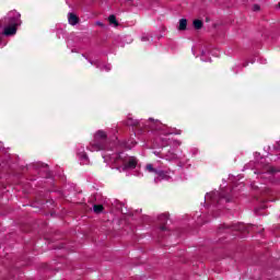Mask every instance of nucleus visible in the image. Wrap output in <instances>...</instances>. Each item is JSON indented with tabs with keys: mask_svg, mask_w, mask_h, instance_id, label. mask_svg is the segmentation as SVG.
Instances as JSON below:
<instances>
[{
	"mask_svg": "<svg viewBox=\"0 0 280 280\" xmlns=\"http://www.w3.org/2000/svg\"><path fill=\"white\" fill-rule=\"evenodd\" d=\"M90 145L92 152H102V150H106L108 145V136L104 130L96 131Z\"/></svg>",
	"mask_w": 280,
	"mask_h": 280,
	"instance_id": "nucleus-1",
	"label": "nucleus"
},
{
	"mask_svg": "<svg viewBox=\"0 0 280 280\" xmlns=\"http://www.w3.org/2000/svg\"><path fill=\"white\" fill-rule=\"evenodd\" d=\"M206 200H210L214 207L222 205V202H231V195L226 190L213 191L206 196Z\"/></svg>",
	"mask_w": 280,
	"mask_h": 280,
	"instance_id": "nucleus-2",
	"label": "nucleus"
},
{
	"mask_svg": "<svg viewBox=\"0 0 280 280\" xmlns=\"http://www.w3.org/2000/svg\"><path fill=\"white\" fill-rule=\"evenodd\" d=\"M11 25L4 27V36H14V34H16V26L19 25V22H14L13 20H11Z\"/></svg>",
	"mask_w": 280,
	"mask_h": 280,
	"instance_id": "nucleus-3",
	"label": "nucleus"
},
{
	"mask_svg": "<svg viewBox=\"0 0 280 280\" xmlns=\"http://www.w3.org/2000/svg\"><path fill=\"white\" fill-rule=\"evenodd\" d=\"M158 220H159L160 224H162V225L160 226V229H161L162 231H167V228L165 226V224H167V221L170 220V215H167V214H161V215L158 218Z\"/></svg>",
	"mask_w": 280,
	"mask_h": 280,
	"instance_id": "nucleus-4",
	"label": "nucleus"
},
{
	"mask_svg": "<svg viewBox=\"0 0 280 280\" xmlns=\"http://www.w3.org/2000/svg\"><path fill=\"white\" fill-rule=\"evenodd\" d=\"M137 167V158H129V161L125 164V170H135Z\"/></svg>",
	"mask_w": 280,
	"mask_h": 280,
	"instance_id": "nucleus-5",
	"label": "nucleus"
},
{
	"mask_svg": "<svg viewBox=\"0 0 280 280\" xmlns=\"http://www.w3.org/2000/svg\"><path fill=\"white\" fill-rule=\"evenodd\" d=\"M68 21L70 25H78L80 23V18H78V15L74 13H69Z\"/></svg>",
	"mask_w": 280,
	"mask_h": 280,
	"instance_id": "nucleus-6",
	"label": "nucleus"
},
{
	"mask_svg": "<svg viewBox=\"0 0 280 280\" xmlns=\"http://www.w3.org/2000/svg\"><path fill=\"white\" fill-rule=\"evenodd\" d=\"M178 30H179V32H185V30H187V19L179 20Z\"/></svg>",
	"mask_w": 280,
	"mask_h": 280,
	"instance_id": "nucleus-7",
	"label": "nucleus"
},
{
	"mask_svg": "<svg viewBox=\"0 0 280 280\" xmlns=\"http://www.w3.org/2000/svg\"><path fill=\"white\" fill-rule=\"evenodd\" d=\"M205 24L202 23L201 20H194L192 21V26L195 27V30H200Z\"/></svg>",
	"mask_w": 280,
	"mask_h": 280,
	"instance_id": "nucleus-8",
	"label": "nucleus"
},
{
	"mask_svg": "<svg viewBox=\"0 0 280 280\" xmlns=\"http://www.w3.org/2000/svg\"><path fill=\"white\" fill-rule=\"evenodd\" d=\"M127 126H132L133 128H139V121L138 120H132V118H129L127 120Z\"/></svg>",
	"mask_w": 280,
	"mask_h": 280,
	"instance_id": "nucleus-9",
	"label": "nucleus"
},
{
	"mask_svg": "<svg viewBox=\"0 0 280 280\" xmlns=\"http://www.w3.org/2000/svg\"><path fill=\"white\" fill-rule=\"evenodd\" d=\"M93 211H94V213H102V211H104V206L103 205H94Z\"/></svg>",
	"mask_w": 280,
	"mask_h": 280,
	"instance_id": "nucleus-10",
	"label": "nucleus"
},
{
	"mask_svg": "<svg viewBox=\"0 0 280 280\" xmlns=\"http://www.w3.org/2000/svg\"><path fill=\"white\" fill-rule=\"evenodd\" d=\"M108 21L112 25H119V22H117V18L115 16V14L109 15Z\"/></svg>",
	"mask_w": 280,
	"mask_h": 280,
	"instance_id": "nucleus-11",
	"label": "nucleus"
},
{
	"mask_svg": "<svg viewBox=\"0 0 280 280\" xmlns=\"http://www.w3.org/2000/svg\"><path fill=\"white\" fill-rule=\"evenodd\" d=\"M233 231H246V225L240 223L237 225L232 226Z\"/></svg>",
	"mask_w": 280,
	"mask_h": 280,
	"instance_id": "nucleus-12",
	"label": "nucleus"
},
{
	"mask_svg": "<svg viewBox=\"0 0 280 280\" xmlns=\"http://www.w3.org/2000/svg\"><path fill=\"white\" fill-rule=\"evenodd\" d=\"M147 170L148 172H150L151 174H156V168H154V166L152 164H148L147 165Z\"/></svg>",
	"mask_w": 280,
	"mask_h": 280,
	"instance_id": "nucleus-13",
	"label": "nucleus"
},
{
	"mask_svg": "<svg viewBox=\"0 0 280 280\" xmlns=\"http://www.w3.org/2000/svg\"><path fill=\"white\" fill-rule=\"evenodd\" d=\"M278 172H279V170H278L277 167L270 166V167L268 168V173H269V174H277Z\"/></svg>",
	"mask_w": 280,
	"mask_h": 280,
	"instance_id": "nucleus-14",
	"label": "nucleus"
},
{
	"mask_svg": "<svg viewBox=\"0 0 280 280\" xmlns=\"http://www.w3.org/2000/svg\"><path fill=\"white\" fill-rule=\"evenodd\" d=\"M155 174L159 175L160 178H166L167 177V175H165V172H163V171H156Z\"/></svg>",
	"mask_w": 280,
	"mask_h": 280,
	"instance_id": "nucleus-15",
	"label": "nucleus"
},
{
	"mask_svg": "<svg viewBox=\"0 0 280 280\" xmlns=\"http://www.w3.org/2000/svg\"><path fill=\"white\" fill-rule=\"evenodd\" d=\"M253 10L254 12H259L261 10V7H259V4H254Z\"/></svg>",
	"mask_w": 280,
	"mask_h": 280,
	"instance_id": "nucleus-16",
	"label": "nucleus"
},
{
	"mask_svg": "<svg viewBox=\"0 0 280 280\" xmlns=\"http://www.w3.org/2000/svg\"><path fill=\"white\" fill-rule=\"evenodd\" d=\"M97 25H100L101 27H104V24L102 22H97Z\"/></svg>",
	"mask_w": 280,
	"mask_h": 280,
	"instance_id": "nucleus-17",
	"label": "nucleus"
},
{
	"mask_svg": "<svg viewBox=\"0 0 280 280\" xmlns=\"http://www.w3.org/2000/svg\"><path fill=\"white\" fill-rule=\"evenodd\" d=\"M222 229H231L229 225H223Z\"/></svg>",
	"mask_w": 280,
	"mask_h": 280,
	"instance_id": "nucleus-18",
	"label": "nucleus"
},
{
	"mask_svg": "<svg viewBox=\"0 0 280 280\" xmlns=\"http://www.w3.org/2000/svg\"><path fill=\"white\" fill-rule=\"evenodd\" d=\"M42 167H49V165H47V164H43V165H42Z\"/></svg>",
	"mask_w": 280,
	"mask_h": 280,
	"instance_id": "nucleus-19",
	"label": "nucleus"
},
{
	"mask_svg": "<svg viewBox=\"0 0 280 280\" xmlns=\"http://www.w3.org/2000/svg\"><path fill=\"white\" fill-rule=\"evenodd\" d=\"M209 21H210L209 18H206V22L209 23Z\"/></svg>",
	"mask_w": 280,
	"mask_h": 280,
	"instance_id": "nucleus-20",
	"label": "nucleus"
},
{
	"mask_svg": "<svg viewBox=\"0 0 280 280\" xmlns=\"http://www.w3.org/2000/svg\"><path fill=\"white\" fill-rule=\"evenodd\" d=\"M142 40H148V38H145V37H142Z\"/></svg>",
	"mask_w": 280,
	"mask_h": 280,
	"instance_id": "nucleus-21",
	"label": "nucleus"
},
{
	"mask_svg": "<svg viewBox=\"0 0 280 280\" xmlns=\"http://www.w3.org/2000/svg\"><path fill=\"white\" fill-rule=\"evenodd\" d=\"M267 194H270V189H267Z\"/></svg>",
	"mask_w": 280,
	"mask_h": 280,
	"instance_id": "nucleus-22",
	"label": "nucleus"
},
{
	"mask_svg": "<svg viewBox=\"0 0 280 280\" xmlns=\"http://www.w3.org/2000/svg\"><path fill=\"white\" fill-rule=\"evenodd\" d=\"M84 159H86V155H83Z\"/></svg>",
	"mask_w": 280,
	"mask_h": 280,
	"instance_id": "nucleus-23",
	"label": "nucleus"
},
{
	"mask_svg": "<svg viewBox=\"0 0 280 280\" xmlns=\"http://www.w3.org/2000/svg\"><path fill=\"white\" fill-rule=\"evenodd\" d=\"M279 8H280V2H279Z\"/></svg>",
	"mask_w": 280,
	"mask_h": 280,
	"instance_id": "nucleus-24",
	"label": "nucleus"
},
{
	"mask_svg": "<svg viewBox=\"0 0 280 280\" xmlns=\"http://www.w3.org/2000/svg\"><path fill=\"white\" fill-rule=\"evenodd\" d=\"M0 44H1V38H0Z\"/></svg>",
	"mask_w": 280,
	"mask_h": 280,
	"instance_id": "nucleus-25",
	"label": "nucleus"
}]
</instances>
